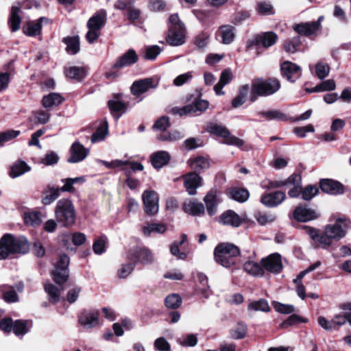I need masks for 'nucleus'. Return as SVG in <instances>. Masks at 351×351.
<instances>
[{
    "instance_id": "0e129e2a",
    "label": "nucleus",
    "mask_w": 351,
    "mask_h": 351,
    "mask_svg": "<svg viewBox=\"0 0 351 351\" xmlns=\"http://www.w3.org/2000/svg\"><path fill=\"white\" fill-rule=\"evenodd\" d=\"M257 11L262 14H274V9L272 5L265 1H261L257 3Z\"/></svg>"
},
{
    "instance_id": "72a5a7b5",
    "label": "nucleus",
    "mask_w": 351,
    "mask_h": 351,
    "mask_svg": "<svg viewBox=\"0 0 351 351\" xmlns=\"http://www.w3.org/2000/svg\"><path fill=\"white\" fill-rule=\"evenodd\" d=\"M21 12L20 8L16 6L12 7L8 23L12 32H16L20 29L21 19L19 13Z\"/></svg>"
},
{
    "instance_id": "f8f14e48",
    "label": "nucleus",
    "mask_w": 351,
    "mask_h": 351,
    "mask_svg": "<svg viewBox=\"0 0 351 351\" xmlns=\"http://www.w3.org/2000/svg\"><path fill=\"white\" fill-rule=\"evenodd\" d=\"M145 212L148 215H155L159 210L158 193L152 190L145 191L142 195Z\"/></svg>"
},
{
    "instance_id": "cd10ccee",
    "label": "nucleus",
    "mask_w": 351,
    "mask_h": 351,
    "mask_svg": "<svg viewBox=\"0 0 351 351\" xmlns=\"http://www.w3.org/2000/svg\"><path fill=\"white\" fill-rule=\"evenodd\" d=\"M232 80V74L230 69H225L221 73L219 80L216 84L213 89L217 95H223L225 92L222 90L223 88L228 84H229Z\"/></svg>"
},
{
    "instance_id": "4d7b16f0",
    "label": "nucleus",
    "mask_w": 351,
    "mask_h": 351,
    "mask_svg": "<svg viewBox=\"0 0 351 351\" xmlns=\"http://www.w3.org/2000/svg\"><path fill=\"white\" fill-rule=\"evenodd\" d=\"M248 308L254 311H261L263 312H267L270 309L267 302L263 299L251 302Z\"/></svg>"
},
{
    "instance_id": "338daca9",
    "label": "nucleus",
    "mask_w": 351,
    "mask_h": 351,
    "mask_svg": "<svg viewBox=\"0 0 351 351\" xmlns=\"http://www.w3.org/2000/svg\"><path fill=\"white\" fill-rule=\"evenodd\" d=\"M170 126L169 119L163 116L158 119L153 125V128L161 131H165Z\"/></svg>"
},
{
    "instance_id": "2eb2a0df",
    "label": "nucleus",
    "mask_w": 351,
    "mask_h": 351,
    "mask_svg": "<svg viewBox=\"0 0 351 351\" xmlns=\"http://www.w3.org/2000/svg\"><path fill=\"white\" fill-rule=\"evenodd\" d=\"M302 228L306 231L310 238L315 244H317V246H321L323 248H327L332 244V239L326 234L325 230L323 234H319L317 230L315 228L306 226H303Z\"/></svg>"
},
{
    "instance_id": "f257e3e1",
    "label": "nucleus",
    "mask_w": 351,
    "mask_h": 351,
    "mask_svg": "<svg viewBox=\"0 0 351 351\" xmlns=\"http://www.w3.org/2000/svg\"><path fill=\"white\" fill-rule=\"evenodd\" d=\"M239 254V249L236 245L228 243L219 244L214 250L215 262L226 268L237 266Z\"/></svg>"
},
{
    "instance_id": "8fccbe9b",
    "label": "nucleus",
    "mask_w": 351,
    "mask_h": 351,
    "mask_svg": "<svg viewBox=\"0 0 351 351\" xmlns=\"http://www.w3.org/2000/svg\"><path fill=\"white\" fill-rule=\"evenodd\" d=\"M247 333V325L243 322H239L237 325L230 331L232 338L234 339H243Z\"/></svg>"
},
{
    "instance_id": "603ef678",
    "label": "nucleus",
    "mask_w": 351,
    "mask_h": 351,
    "mask_svg": "<svg viewBox=\"0 0 351 351\" xmlns=\"http://www.w3.org/2000/svg\"><path fill=\"white\" fill-rule=\"evenodd\" d=\"M45 290L53 303H56L60 300L61 290L58 289L56 286L51 283H47L45 285Z\"/></svg>"
},
{
    "instance_id": "37998d69",
    "label": "nucleus",
    "mask_w": 351,
    "mask_h": 351,
    "mask_svg": "<svg viewBox=\"0 0 351 351\" xmlns=\"http://www.w3.org/2000/svg\"><path fill=\"white\" fill-rule=\"evenodd\" d=\"M191 107V114H201L204 112L209 106V103L206 100L199 99L193 101L192 104H189Z\"/></svg>"
},
{
    "instance_id": "1a4fd4ad",
    "label": "nucleus",
    "mask_w": 351,
    "mask_h": 351,
    "mask_svg": "<svg viewBox=\"0 0 351 351\" xmlns=\"http://www.w3.org/2000/svg\"><path fill=\"white\" fill-rule=\"evenodd\" d=\"M351 228V221L348 219L339 218L334 224L327 225L325 228L326 234L332 240L339 241L343 238L347 230Z\"/></svg>"
},
{
    "instance_id": "a211bd4d",
    "label": "nucleus",
    "mask_w": 351,
    "mask_h": 351,
    "mask_svg": "<svg viewBox=\"0 0 351 351\" xmlns=\"http://www.w3.org/2000/svg\"><path fill=\"white\" fill-rule=\"evenodd\" d=\"M323 19L324 16H321L316 21L296 24L293 26V29L300 34L310 36L315 34L319 29Z\"/></svg>"
},
{
    "instance_id": "e433bc0d",
    "label": "nucleus",
    "mask_w": 351,
    "mask_h": 351,
    "mask_svg": "<svg viewBox=\"0 0 351 351\" xmlns=\"http://www.w3.org/2000/svg\"><path fill=\"white\" fill-rule=\"evenodd\" d=\"M219 32L221 36V42L228 45L231 43L235 37L234 27L231 25H223L220 27Z\"/></svg>"
},
{
    "instance_id": "774afa93",
    "label": "nucleus",
    "mask_w": 351,
    "mask_h": 351,
    "mask_svg": "<svg viewBox=\"0 0 351 351\" xmlns=\"http://www.w3.org/2000/svg\"><path fill=\"white\" fill-rule=\"evenodd\" d=\"M154 347L158 351H169L171 346L164 337H159L154 341Z\"/></svg>"
},
{
    "instance_id": "69168bd1",
    "label": "nucleus",
    "mask_w": 351,
    "mask_h": 351,
    "mask_svg": "<svg viewBox=\"0 0 351 351\" xmlns=\"http://www.w3.org/2000/svg\"><path fill=\"white\" fill-rule=\"evenodd\" d=\"M13 331L16 335H23L27 332L26 322L21 320L16 321L13 324Z\"/></svg>"
},
{
    "instance_id": "7ed1b4c3",
    "label": "nucleus",
    "mask_w": 351,
    "mask_h": 351,
    "mask_svg": "<svg viewBox=\"0 0 351 351\" xmlns=\"http://www.w3.org/2000/svg\"><path fill=\"white\" fill-rule=\"evenodd\" d=\"M54 213L57 221L62 223V226L69 227L75 223V210L70 199H60L56 204Z\"/></svg>"
},
{
    "instance_id": "dca6fc26",
    "label": "nucleus",
    "mask_w": 351,
    "mask_h": 351,
    "mask_svg": "<svg viewBox=\"0 0 351 351\" xmlns=\"http://www.w3.org/2000/svg\"><path fill=\"white\" fill-rule=\"evenodd\" d=\"M261 263L265 269L274 274L280 273L283 267L281 256L278 254H272L263 258Z\"/></svg>"
},
{
    "instance_id": "a19ab883",
    "label": "nucleus",
    "mask_w": 351,
    "mask_h": 351,
    "mask_svg": "<svg viewBox=\"0 0 351 351\" xmlns=\"http://www.w3.org/2000/svg\"><path fill=\"white\" fill-rule=\"evenodd\" d=\"M230 197L239 202H244L249 198L250 193L247 189L234 188L229 191Z\"/></svg>"
},
{
    "instance_id": "58836bf2",
    "label": "nucleus",
    "mask_w": 351,
    "mask_h": 351,
    "mask_svg": "<svg viewBox=\"0 0 351 351\" xmlns=\"http://www.w3.org/2000/svg\"><path fill=\"white\" fill-rule=\"evenodd\" d=\"M24 221L27 225L37 226L43 221V215L38 211L28 212L24 215Z\"/></svg>"
},
{
    "instance_id": "a18cd8bd",
    "label": "nucleus",
    "mask_w": 351,
    "mask_h": 351,
    "mask_svg": "<svg viewBox=\"0 0 351 351\" xmlns=\"http://www.w3.org/2000/svg\"><path fill=\"white\" fill-rule=\"evenodd\" d=\"M142 230L145 236H149L152 232L164 233L167 230V227L163 223H151L145 226Z\"/></svg>"
},
{
    "instance_id": "c756f323",
    "label": "nucleus",
    "mask_w": 351,
    "mask_h": 351,
    "mask_svg": "<svg viewBox=\"0 0 351 351\" xmlns=\"http://www.w3.org/2000/svg\"><path fill=\"white\" fill-rule=\"evenodd\" d=\"M43 17L40 18L38 21L27 22L23 27V32L28 36H36L38 35L42 29L41 21Z\"/></svg>"
},
{
    "instance_id": "c9c22d12",
    "label": "nucleus",
    "mask_w": 351,
    "mask_h": 351,
    "mask_svg": "<svg viewBox=\"0 0 351 351\" xmlns=\"http://www.w3.org/2000/svg\"><path fill=\"white\" fill-rule=\"evenodd\" d=\"M191 167L196 172H200L202 170L210 167V161L204 156H197L189 160Z\"/></svg>"
},
{
    "instance_id": "7c9ffc66",
    "label": "nucleus",
    "mask_w": 351,
    "mask_h": 351,
    "mask_svg": "<svg viewBox=\"0 0 351 351\" xmlns=\"http://www.w3.org/2000/svg\"><path fill=\"white\" fill-rule=\"evenodd\" d=\"M64 74L66 77L80 81L86 75V71L82 66H71L64 68Z\"/></svg>"
},
{
    "instance_id": "0eeeda50",
    "label": "nucleus",
    "mask_w": 351,
    "mask_h": 351,
    "mask_svg": "<svg viewBox=\"0 0 351 351\" xmlns=\"http://www.w3.org/2000/svg\"><path fill=\"white\" fill-rule=\"evenodd\" d=\"M207 132L224 138V143L229 145H234L239 147L244 145V141L232 135L228 128L221 125L215 123H210L207 126Z\"/></svg>"
},
{
    "instance_id": "4be33fe9",
    "label": "nucleus",
    "mask_w": 351,
    "mask_h": 351,
    "mask_svg": "<svg viewBox=\"0 0 351 351\" xmlns=\"http://www.w3.org/2000/svg\"><path fill=\"white\" fill-rule=\"evenodd\" d=\"M219 191L216 189H212L204 198L206 210L209 215H214L217 213V207L220 202Z\"/></svg>"
},
{
    "instance_id": "09e8293b",
    "label": "nucleus",
    "mask_w": 351,
    "mask_h": 351,
    "mask_svg": "<svg viewBox=\"0 0 351 351\" xmlns=\"http://www.w3.org/2000/svg\"><path fill=\"white\" fill-rule=\"evenodd\" d=\"M336 88V84L333 80H328L322 82L320 84L314 87L309 93L324 92L334 90Z\"/></svg>"
},
{
    "instance_id": "412c9836",
    "label": "nucleus",
    "mask_w": 351,
    "mask_h": 351,
    "mask_svg": "<svg viewBox=\"0 0 351 351\" xmlns=\"http://www.w3.org/2000/svg\"><path fill=\"white\" fill-rule=\"evenodd\" d=\"M202 178L196 173H189L184 176V186L191 195H195L197 189L202 184Z\"/></svg>"
},
{
    "instance_id": "a878e982",
    "label": "nucleus",
    "mask_w": 351,
    "mask_h": 351,
    "mask_svg": "<svg viewBox=\"0 0 351 351\" xmlns=\"http://www.w3.org/2000/svg\"><path fill=\"white\" fill-rule=\"evenodd\" d=\"M241 222L242 221L239 215L231 210H227L219 217V223L223 225L239 227Z\"/></svg>"
},
{
    "instance_id": "f3484780",
    "label": "nucleus",
    "mask_w": 351,
    "mask_h": 351,
    "mask_svg": "<svg viewBox=\"0 0 351 351\" xmlns=\"http://www.w3.org/2000/svg\"><path fill=\"white\" fill-rule=\"evenodd\" d=\"M286 198V195L282 191L265 193L261 195V202L265 206L272 208L280 204Z\"/></svg>"
},
{
    "instance_id": "bf43d9fd",
    "label": "nucleus",
    "mask_w": 351,
    "mask_h": 351,
    "mask_svg": "<svg viewBox=\"0 0 351 351\" xmlns=\"http://www.w3.org/2000/svg\"><path fill=\"white\" fill-rule=\"evenodd\" d=\"M59 157L54 152L47 153L41 159L40 162L45 165H53L58 162Z\"/></svg>"
},
{
    "instance_id": "79ce46f5",
    "label": "nucleus",
    "mask_w": 351,
    "mask_h": 351,
    "mask_svg": "<svg viewBox=\"0 0 351 351\" xmlns=\"http://www.w3.org/2000/svg\"><path fill=\"white\" fill-rule=\"evenodd\" d=\"M301 45L300 36L286 40L283 43V49L288 53H294L299 50Z\"/></svg>"
},
{
    "instance_id": "b1692460",
    "label": "nucleus",
    "mask_w": 351,
    "mask_h": 351,
    "mask_svg": "<svg viewBox=\"0 0 351 351\" xmlns=\"http://www.w3.org/2000/svg\"><path fill=\"white\" fill-rule=\"evenodd\" d=\"M321 189L327 193L341 194L343 193V186L339 182L326 179L320 181Z\"/></svg>"
},
{
    "instance_id": "393cba45",
    "label": "nucleus",
    "mask_w": 351,
    "mask_h": 351,
    "mask_svg": "<svg viewBox=\"0 0 351 351\" xmlns=\"http://www.w3.org/2000/svg\"><path fill=\"white\" fill-rule=\"evenodd\" d=\"M293 217L297 221L305 222L317 218L318 215L313 210L298 206L293 212Z\"/></svg>"
},
{
    "instance_id": "6e6552de",
    "label": "nucleus",
    "mask_w": 351,
    "mask_h": 351,
    "mask_svg": "<svg viewBox=\"0 0 351 351\" xmlns=\"http://www.w3.org/2000/svg\"><path fill=\"white\" fill-rule=\"evenodd\" d=\"M138 60V55L133 49H129L127 52L120 56L112 66L111 70L106 73L108 78H116L119 76V73L114 69H121L123 67L128 66L135 64Z\"/></svg>"
},
{
    "instance_id": "c03bdc74",
    "label": "nucleus",
    "mask_w": 351,
    "mask_h": 351,
    "mask_svg": "<svg viewBox=\"0 0 351 351\" xmlns=\"http://www.w3.org/2000/svg\"><path fill=\"white\" fill-rule=\"evenodd\" d=\"M254 218L261 226H265L267 223L274 222L276 217L271 213L257 211L254 213Z\"/></svg>"
},
{
    "instance_id": "20e7f679",
    "label": "nucleus",
    "mask_w": 351,
    "mask_h": 351,
    "mask_svg": "<svg viewBox=\"0 0 351 351\" xmlns=\"http://www.w3.org/2000/svg\"><path fill=\"white\" fill-rule=\"evenodd\" d=\"M169 34L167 43L173 46H179L184 43L185 27L177 14H171L169 19Z\"/></svg>"
},
{
    "instance_id": "aec40b11",
    "label": "nucleus",
    "mask_w": 351,
    "mask_h": 351,
    "mask_svg": "<svg viewBox=\"0 0 351 351\" xmlns=\"http://www.w3.org/2000/svg\"><path fill=\"white\" fill-rule=\"evenodd\" d=\"M70 152L71 156L69 158L68 162L71 163L82 161L89 153V150L79 142H75L72 145Z\"/></svg>"
},
{
    "instance_id": "13d9d810",
    "label": "nucleus",
    "mask_w": 351,
    "mask_h": 351,
    "mask_svg": "<svg viewBox=\"0 0 351 351\" xmlns=\"http://www.w3.org/2000/svg\"><path fill=\"white\" fill-rule=\"evenodd\" d=\"M274 308L282 314H290L295 311V308L291 304H285L278 302H273Z\"/></svg>"
},
{
    "instance_id": "49530a36",
    "label": "nucleus",
    "mask_w": 351,
    "mask_h": 351,
    "mask_svg": "<svg viewBox=\"0 0 351 351\" xmlns=\"http://www.w3.org/2000/svg\"><path fill=\"white\" fill-rule=\"evenodd\" d=\"M108 132V123L104 121L101 125L97 128V130L93 134L91 142L96 143L104 139Z\"/></svg>"
},
{
    "instance_id": "4c0bfd02",
    "label": "nucleus",
    "mask_w": 351,
    "mask_h": 351,
    "mask_svg": "<svg viewBox=\"0 0 351 351\" xmlns=\"http://www.w3.org/2000/svg\"><path fill=\"white\" fill-rule=\"evenodd\" d=\"M63 42L66 45V50L71 54H76L80 49L79 36L66 37L63 38Z\"/></svg>"
},
{
    "instance_id": "5fc2aeb1",
    "label": "nucleus",
    "mask_w": 351,
    "mask_h": 351,
    "mask_svg": "<svg viewBox=\"0 0 351 351\" xmlns=\"http://www.w3.org/2000/svg\"><path fill=\"white\" fill-rule=\"evenodd\" d=\"M183 138V135L179 131H173L172 132L162 134L158 136L157 138L161 141H176Z\"/></svg>"
},
{
    "instance_id": "423d86ee",
    "label": "nucleus",
    "mask_w": 351,
    "mask_h": 351,
    "mask_svg": "<svg viewBox=\"0 0 351 351\" xmlns=\"http://www.w3.org/2000/svg\"><path fill=\"white\" fill-rule=\"evenodd\" d=\"M106 12L101 10L91 16L87 22L88 31L86 34V39L90 44H93L99 36L100 31L106 23Z\"/></svg>"
},
{
    "instance_id": "bb28decb",
    "label": "nucleus",
    "mask_w": 351,
    "mask_h": 351,
    "mask_svg": "<svg viewBox=\"0 0 351 351\" xmlns=\"http://www.w3.org/2000/svg\"><path fill=\"white\" fill-rule=\"evenodd\" d=\"M60 195V188L48 185L43 191L42 203L44 205H49L56 200Z\"/></svg>"
},
{
    "instance_id": "4468645a",
    "label": "nucleus",
    "mask_w": 351,
    "mask_h": 351,
    "mask_svg": "<svg viewBox=\"0 0 351 351\" xmlns=\"http://www.w3.org/2000/svg\"><path fill=\"white\" fill-rule=\"evenodd\" d=\"M282 76L291 82H295L302 75L301 67L296 64L285 61L280 66Z\"/></svg>"
},
{
    "instance_id": "c85d7f7f",
    "label": "nucleus",
    "mask_w": 351,
    "mask_h": 351,
    "mask_svg": "<svg viewBox=\"0 0 351 351\" xmlns=\"http://www.w3.org/2000/svg\"><path fill=\"white\" fill-rule=\"evenodd\" d=\"M277 35L271 32H265L261 35L257 36L254 40L252 41V45L261 44L264 47L267 48L274 45L277 40Z\"/></svg>"
},
{
    "instance_id": "ea45409f",
    "label": "nucleus",
    "mask_w": 351,
    "mask_h": 351,
    "mask_svg": "<svg viewBox=\"0 0 351 351\" xmlns=\"http://www.w3.org/2000/svg\"><path fill=\"white\" fill-rule=\"evenodd\" d=\"M63 98L56 93H51L48 95L43 97V105L45 108H51L53 106H58L62 103Z\"/></svg>"
},
{
    "instance_id": "5701e85b",
    "label": "nucleus",
    "mask_w": 351,
    "mask_h": 351,
    "mask_svg": "<svg viewBox=\"0 0 351 351\" xmlns=\"http://www.w3.org/2000/svg\"><path fill=\"white\" fill-rule=\"evenodd\" d=\"M171 159V156L168 152L158 151L154 152L150 156V161L152 166L157 169H161L167 165Z\"/></svg>"
},
{
    "instance_id": "f03ea898",
    "label": "nucleus",
    "mask_w": 351,
    "mask_h": 351,
    "mask_svg": "<svg viewBox=\"0 0 351 351\" xmlns=\"http://www.w3.org/2000/svg\"><path fill=\"white\" fill-rule=\"evenodd\" d=\"M28 250L27 241L23 237H14L6 234L0 240V259H5L10 254H25Z\"/></svg>"
},
{
    "instance_id": "3c124183",
    "label": "nucleus",
    "mask_w": 351,
    "mask_h": 351,
    "mask_svg": "<svg viewBox=\"0 0 351 351\" xmlns=\"http://www.w3.org/2000/svg\"><path fill=\"white\" fill-rule=\"evenodd\" d=\"M108 104L111 113L117 119L120 117V115H117V113L124 111L126 108L125 104L121 101L110 100Z\"/></svg>"
},
{
    "instance_id": "9b49d317",
    "label": "nucleus",
    "mask_w": 351,
    "mask_h": 351,
    "mask_svg": "<svg viewBox=\"0 0 351 351\" xmlns=\"http://www.w3.org/2000/svg\"><path fill=\"white\" fill-rule=\"evenodd\" d=\"M129 259L143 265H149L154 261V256L150 250L145 247L132 248L128 254Z\"/></svg>"
},
{
    "instance_id": "ddd939ff",
    "label": "nucleus",
    "mask_w": 351,
    "mask_h": 351,
    "mask_svg": "<svg viewBox=\"0 0 351 351\" xmlns=\"http://www.w3.org/2000/svg\"><path fill=\"white\" fill-rule=\"evenodd\" d=\"M158 85V81L155 80L154 78H144L134 81L130 87V92L133 95L139 97L141 95L147 93L150 89L156 88Z\"/></svg>"
},
{
    "instance_id": "e2e57ef3",
    "label": "nucleus",
    "mask_w": 351,
    "mask_h": 351,
    "mask_svg": "<svg viewBox=\"0 0 351 351\" xmlns=\"http://www.w3.org/2000/svg\"><path fill=\"white\" fill-rule=\"evenodd\" d=\"M161 52L160 48L157 45L147 47L145 51L144 58L147 60H154Z\"/></svg>"
},
{
    "instance_id": "de8ad7c7",
    "label": "nucleus",
    "mask_w": 351,
    "mask_h": 351,
    "mask_svg": "<svg viewBox=\"0 0 351 351\" xmlns=\"http://www.w3.org/2000/svg\"><path fill=\"white\" fill-rule=\"evenodd\" d=\"M182 301V298L178 294L171 293L166 297L165 303L168 308L176 309L180 306Z\"/></svg>"
},
{
    "instance_id": "6e6d98bb",
    "label": "nucleus",
    "mask_w": 351,
    "mask_h": 351,
    "mask_svg": "<svg viewBox=\"0 0 351 351\" xmlns=\"http://www.w3.org/2000/svg\"><path fill=\"white\" fill-rule=\"evenodd\" d=\"M315 73L319 79L323 80L328 75L330 66L327 64L319 62L315 66Z\"/></svg>"
},
{
    "instance_id": "473e14b6",
    "label": "nucleus",
    "mask_w": 351,
    "mask_h": 351,
    "mask_svg": "<svg viewBox=\"0 0 351 351\" xmlns=\"http://www.w3.org/2000/svg\"><path fill=\"white\" fill-rule=\"evenodd\" d=\"M183 209L185 213L192 215H198L204 213L203 204L194 200H187L184 202Z\"/></svg>"
},
{
    "instance_id": "39448f33",
    "label": "nucleus",
    "mask_w": 351,
    "mask_h": 351,
    "mask_svg": "<svg viewBox=\"0 0 351 351\" xmlns=\"http://www.w3.org/2000/svg\"><path fill=\"white\" fill-rule=\"evenodd\" d=\"M280 88V83L276 79L267 80H257L252 84L250 100L256 101L258 96H268L277 92Z\"/></svg>"
},
{
    "instance_id": "f704fd0d",
    "label": "nucleus",
    "mask_w": 351,
    "mask_h": 351,
    "mask_svg": "<svg viewBox=\"0 0 351 351\" xmlns=\"http://www.w3.org/2000/svg\"><path fill=\"white\" fill-rule=\"evenodd\" d=\"M243 268L245 271L253 276L262 277L265 274L264 269L258 263L252 261L245 262L243 264Z\"/></svg>"
},
{
    "instance_id": "2f4dec72",
    "label": "nucleus",
    "mask_w": 351,
    "mask_h": 351,
    "mask_svg": "<svg viewBox=\"0 0 351 351\" xmlns=\"http://www.w3.org/2000/svg\"><path fill=\"white\" fill-rule=\"evenodd\" d=\"M31 170V167L23 160L16 161L11 167L9 175L12 178L22 176Z\"/></svg>"
},
{
    "instance_id": "9d476101",
    "label": "nucleus",
    "mask_w": 351,
    "mask_h": 351,
    "mask_svg": "<svg viewBox=\"0 0 351 351\" xmlns=\"http://www.w3.org/2000/svg\"><path fill=\"white\" fill-rule=\"evenodd\" d=\"M69 265V258L66 254H62L55 265V269L52 271L53 280L58 285L64 284L69 278L67 270Z\"/></svg>"
},
{
    "instance_id": "6ab92c4d",
    "label": "nucleus",
    "mask_w": 351,
    "mask_h": 351,
    "mask_svg": "<svg viewBox=\"0 0 351 351\" xmlns=\"http://www.w3.org/2000/svg\"><path fill=\"white\" fill-rule=\"evenodd\" d=\"M78 322L84 328H93L99 324V313L96 310L84 311L79 316Z\"/></svg>"
},
{
    "instance_id": "052dcab7",
    "label": "nucleus",
    "mask_w": 351,
    "mask_h": 351,
    "mask_svg": "<svg viewBox=\"0 0 351 351\" xmlns=\"http://www.w3.org/2000/svg\"><path fill=\"white\" fill-rule=\"evenodd\" d=\"M319 192V189L315 186L308 185L306 186L302 192V197L304 200H311Z\"/></svg>"
},
{
    "instance_id": "864d4df0",
    "label": "nucleus",
    "mask_w": 351,
    "mask_h": 351,
    "mask_svg": "<svg viewBox=\"0 0 351 351\" xmlns=\"http://www.w3.org/2000/svg\"><path fill=\"white\" fill-rule=\"evenodd\" d=\"M261 114L267 119L268 120H278V121H286L287 120V116L283 112L277 110H272L265 112H261Z\"/></svg>"
},
{
    "instance_id": "680f3d73",
    "label": "nucleus",
    "mask_w": 351,
    "mask_h": 351,
    "mask_svg": "<svg viewBox=\"0 0 351 351\" xmlns=\"http://www.w3.org/2000/svg\"><path fill=\"white\" fill-rule=\"evenodd\" d=\"M191 107L189 106V105H186L182 107L176 106L173 108H171L169 110V113L173 114V115H178L179 117H184L187 115H191Z\"/></svg>"
}]
</instances>
